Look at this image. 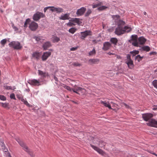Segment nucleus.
<instances>
[{"label": "nucleus", "mask_w": 157, "mask_h": 157, "mask_svg": "<svg viewBox=\"0 0 157 157\" xmlns=\"http://www.w3.org/2000/svg\"><path fill=\"white\" fill-rule=\"evenodd\" d=\"M63 87L67 90L71 91L72 90L74 92L78 94H80L79 92H80L82 94H86V90L78 86L77 85H75L73 88H71L70 87L65 85H63Z\"/></svg>", "instance_id": "obj_1"}, {"label": "nucleus", "mask_w": 157, "mask_h": 157, "mask_svg": "<svg viewBox=\"0 0 157 157\" xmlns=\"http://www.w3.org/2000/svg\"><path fill=\"white\" fill-rule=\"evenodd\" d=\"M10 47H12L15 49L20 50L22 48V46L20 43L18 41H13L9 44Z\"/></svg>", "instance_id": "obj_2"}, {"label": "nucleus", "mask_w": 157, "mask_h": 157, "mask_svg": "<svg viewBox=\"0 0 157 157\" xmlns=\"http://www.w3.org/2000/svg\"><path fill=\"white\" fill-rule=\"evenodd\" d=\"M45 17V16L44 14L38 11L33 15V18L34 21H37L41 18H44Z\"/></svg>", "instance_id": "obj_3"}, {"label": "nucleus", "mask_w": 157, "mask_h": 157, "mask_svg": "<svg viewBox=\"0 0 157 157\" xmlns=\"http://www.w3.org/2000/svg\"><path fill=\"white\" fill-rule=\"evenodd\" d=\"M74 23L77 24L78 25H80L82 23V22L80 21L79 18H72L69 20V22L67 24V25L69 26H74L75 25Z\"/></svg>", "instance_id": "obj_4"}, {"label": "nucleus", "mask_w": 157, "mask_h": 157, "mask_svg": "<svg viewBox=\"0 0 157 157\" xmlns=\"http://www.w3.org/2000/svg\"><path fill=\"white\" fill-rule=\"evenodd\" d=\"M16 140L18 142L20 145L23 148V149L28 153L30 152V150L28 147L25 145V144L22 141H21L19 138H17Z\"/></svg>", "instance_id": "obj_5"}, {"label": "nucleus", "mask_w": 157, "mask_h": 157, "mask_svg": "<svg viewBox=\"0 0 157 157\" xmlns=\"http://www.w3.org/2000/svg\"><path fill=\"white\" fill-rule=\"evenodd\" d=\"M115 33L118 35H121L124 33V28L122 26H117L115 29L114 32Z\"/></svg>", "instance_id": "obj_6"}, {"label": "nucleus", "mask_w": 157, "mask_h": 157, "mask_svg": "<svg viewBox=\"0 0 157 157\" xmlns=\"http://www.w3.org/2000/svg\"><path fill=\"white\" fill-rule=\"evenodd\" d=\"M153 117V115L151 113H148L142 114V117L144 120L145 121H148Z\"/></svg>", "instance_id": "obj_7"}, {"label": "nucleus", "mask_w": 157, "mask_h": 157, "mask_svg": "<svg viewBox=\"0 0 157 157\" xmlns=\"http://www.w3.org/2000/svg\"><path fill=\"white\" fill-rule=\"evenodd\" d=\"M81 38L84 40L87 36L92 35V32L90 30H86L84 32H81Z\"/></svg>", "instance_id": "obj_8"}, {"label": "nucleus", "mask_w": 157, "mask_h": 157, "mask_svg": "<svg viewBox=\"0 0 157 157\" xmlns=\"http://www.w3.org/2000/svg\"><path fill=\"white\" fill-rule=\"evenodd\" d=\"M90 146L94 150L97 151L99 154L102 155H103L105 154V152L98 147L92 144H90Z\"/></svg>", "instance_id": "obj_9"}, {"label": "nucleus", "mask_w": 157, "mask_h": 157, "mask_svg": "<svg viewBox=\"0 0 157 157\" xmlns=\"http://www.w3.org/2000/svg\"><path fill=\"white\" fill-rule=\"evenodd\" d=\"M147 124L149 126L157 128V121L154 119H151L147 123Z\"/></svg>", "instance_id": "obj_10"}, {"label": "nucleus", "mask_w": 157, "mask_h": 157, "mask_svg": "<svg viewBox=\"0 0 157 157\" xmlns=\"http://www.w3.org/2000/svg\"><path fill=\"white\" fill-rule=\"evenodd\" d=\"M38 25L37 23L34 22H32L29 24V27L32 31H35L38 28Z\"/></svg>", "instance_id": "obj_11"}, {"label": "nucleus", "mask_w": 157, "mask_h": 157, "mask_svg": "<svg viewBox=\"0 0 157 157\" xmlns=\"http://www.w3.org/2000/svg\"><path fill=\"white\" fill-rule=\"evenodd\" d=\"M51 54V52H44L42 56V60L43 61L46 60Z\"/></svg>", "instance_id": "obj_12"}, {"label": "nucleus", "mask_w": 157, "mask_h": 157, "mask_svg": "<svg viewBox=\"0 0 157 157\" xmlns=\"http://www.w3.org/2000/svg\"><path fill=\"white\" fill-rule=\"evenodd\" d=\"M50 10L52 12H56L57 13H60L63 11V10L61 8L55 7L54 6H52V8L50 9Z\"/></svg>", "instance_id": "obj_13"}, {"label": "nucleus", "mask_w": 157, "mask_h": 157, "mask_svg": "<svg viewBox=\"0 0 157 157\" xmlns=\"http://www.w3.org/2000/svg\"><path fill=\"white\" fill-rule=\"evenodd\" d=\"M29 83L30 85L35 86H39L40 85L39 81L35 79L29 80Z\"/></svg>", "instance_id": "obj_14"}, {"label": "nucleus", "mask_w": 157, "mask_h": 157, "mask_svg": "<svg viewBox=\"0 0 157 157\" xmlns=\"http://www.w3.org/2000/svg\"><path fill=\"white\" fill-rule=\"evenodd\" d=\"M125 63L128 65V67L130 69H132L134 67L133 61L132 60H126Z\"/></svg>", "instance_id": "obj_15"}, {"label": "nucleus", "mask_w": 157, "mask_h": 157, "mask_svg": "<svg viewBox=\"0 0 157 157\" xmlns=\"http://www.w3.org/2000/svg\"><path fill=\"white\" fill-rule=\"evenodd\" d=\"M86 9L84 7H82L78 10L76 14L78 16H81L86 11Z\"/></svg>", "instance_id": "obj_16"}, {"label": "nucleus", "mask_w": 157, "mask_h": 157, "mask_svg": "<svg viewBox=\"0 0 157 157\" xmlns=\"http://www.w3.org/2000/svg\"><path fill=\"white\" fill-rule=\"evenodd\" d=\"M111 46V44L109 42H105L103 44V47L102 48V49L106 51L108 50Z\"/></svg>", "instance_id": "obj_17"}, {"label": "nucleus", "mask_w": 157, "mask_h": 157, "mask_svg": "<svg viewBox=\"0 0 157 157\" xmlns=\"http://www.w3.org/2000/svg\"><path fill=\"white\" fill-rule=\"evenodd\" d=\"M88 62L90 64H97L99 62V59H90L89 60Z\"/></svg>", "instance_id": "obj_18"}, {"label": "nucleus", "mask_w": 157, "mask_h": 157, "mask_svg": "<svg viewBox=\"0 0 157 157\" xmlns=\"http://www.w3.org/2000/svg\"><path fill=\"white\" fill-rule=\"evenodd\" d=\"M38 73L39 75L41 76L43 78H45L48 76V74L47 72H44L40 70H38Z\"/></svg>", "instance_id": "obj_19"}, {"label": "nucleus", "mask_w": 157, "mask_h": 157, "mask_svg": "<svg viewBox=\"0 0 157 157\" xmlns=\"http://www.w3.org/2000/svg\"><path fill=\"white\" fill-rule=\"evenodd\" d=\"M101 103L103 105L105 106L108 107L109 109H112L110 103L108 101H101Z\"/></svg>", "instance_id": "obj_20"}, {"label": "nucleus", "mask_w": 157, "mask_h": 157, "mask_svg": "<svg viewBox=\"0 0 157 157\" xmlns=\"http://www.w3.org/2000/svg\"><path fill=\"white\" fill-rule=\"evenodd\" d=\"M50 42L48 41L45 43L43 45V48L44 50H46L47 48L51 46Z\"/></svg>", "instance_id": "obj_21"}, {"label": "nucleus", "mask_w": 157, "mask_h": 157, "mask_svg": "<svg viewBox=\"0 0 157 157\" xmlns=\"http://www.w3.org/2000/svg\"><path fill=\"white\" fill-rule=\"evenodd\" d=\"M139 44L142 45L144 44L146 41V39L143 37L141 36L138 39Z\"/></svg>", "instance_id": "obj_22"}, {"label": "nucleus", "mask_w": 157, "mask_h": 157, "mask_svg": "<svg viewBox=\"0 0 157 157\" xmlns=\"http://www.w3.org/2000/svg\"><path fill=\"white\" fill-rule=\"evenodd\" d=\"M69 13H66L64 14L63 15H61V16L59 17V19L60 20H68L70 18V17H69Z\"/></svg>", "instance_id": "obj_23"}, {"label": "nucleus", "mask_w": 157, "mask_h": 157, "mask_svg": "<svg viewBox=\"0 0 157 157\" xmlns=\"http://www.w3.org/2000/svg\"><path fill=\"white\" fill-rule=\"evenodd\" d=\"M0 144L2 147V149L3 151L5 152H7L8 151V150L6 148L4 142L2 140H0Z\"/></svg>", "instance_id": "obj_24"}, {"label": "nucleus", "mask_w": 157, "mask_h": 157, "mask_svg": "<svg viewBox=\"0 0 157 157\" xmlns=\"http://www.w3.org/2000/svg\"><path fill=\"white\" fill-rule=\"evenodd\" d=\"M40 56V54L39 52H35L32 54V56L34 58L38 59Z\"/></svg>", "instance_id": "obj_25"}, {"label": "nucleus", "mask_w": 157, "mask_h": 157, "mask_svg": "<svg viewBox=\"0 0 157 157\" xmlns=\"http://www.w3.org/2000/svg\"><path fill=\"white\" fill-rule=\"evenodd\" d=\"M33 38L37 42L42 43L44 41V39L42 38V37L38 36H35L33 37Z\"/></svg>", "instance_id": "obj_26"}, {"label": "nucleus", "mask_w": 157, "mask_h": 157, "mask_svg": "<svg viewBox=\"0 0 157 157\" xmlns=\"http://www.w3.org/2000/svg\"><path fill=\"white\" fill-rule=\"evenodd\" d=\"M110 41L115 45H116L118 42V40L116 38H112L110 39Z\"/></svg>", "instance_id": "obj_27"}, {"label": "nucleus", "mask_w": 157, "mask_h": 157, "mask_svg": "<svg viewBox=\"0 0 157 157\" xmlns=\"http://www.w3.org/2000/svg\"><path fill=\"white\" fill-rule=\"evenodd\" d=\"M124 28V33H129L131 31L132 29L130 27L128 26H125Z\"/></svg>", "instance_id": "obj_28"}, {"label": "nucleus", "mask_w": 157, "mask_h": 157, "mask_svg": "<svg viewBox=\"0 0 157 157\" xmlns=\"http://www.w3.org/2000/svg\"><path fill=\"white\" fill-rule=\"evenodd\" d=\"M20 100L21 101L23 102L24 104L27 106L29 107L30 106L29 104L28 103L26 99H24L23 98H20Z\"/></svg>", "instance_id": "obj_29"}, {"label": "nucleus", "mask_w": 157, "mask_h": 157, "mask_svg": "<svg viewBox=\"0 0 157 157\" xmlns=\"http://www.w3.org/2000/svg\"><path fill=\"white\" fill-rule=\"evenodd\" d=\"M60 40V38L56 36H54L52 38V42L54 43L58 42Z\"/></svg>", "instance_id": "obj_30"}, {"label": "nucleus", "mask_w": 157, "mask_h": 157, "mask_svg": "<svg viewBox=\"0 0 157 157\" xmlns=\"http://www.w3.org/2000/svg\"><path fill=\"white\" fill-rule=\"evenodd\" d=\"M106 143L105 142L103 141H101L99 142L98 144L99 146L101 147H103L106 145Z\"/></svg>", "instance_id": "obj_31"}, {"label": "nucleus", "mask_w": 157, "mask_h": 157, "mask_svg": "<svg viewBox=\"0 0 157 157\" xmlns=\"http://www.w3.org/2000/svg\"><path fill=\"white\" fill-rule=\"evenodd\" d=\"M30 21V20L29 18L27 19L25 22L24 25V27L26 28L27 27V25L29 23Z\"/></svg>", "instance_id": "obj_32"}, {"label": "nucleus", "mask_w": 157, "mask_h": 157, "mask_svg": "<svg viewBox=\"0 0 157 157\" xmlns=\"http://www.w3.org/2000/svg\"><path fill=\"white\" fill-rule=\"evenodd\" d=\"M102 2H99L98 3L95 4H93L92 5V7L93 8H95L98 7L99 6H101L102 4Z\"/></svg>", "instance_id": "obj_33"}, {"label": "nucleus", "mask_w": 157, "mask_h": 157, "mask_svg": "<svg viewBox=\"0 0 157 157\" xmlns=\"http://www.w3.org/2000/svg\"><path fill=\"white\" fill-rule=\"evenodd\" d=\"M9 105V103H3L2 102H0V105L2 107L6 108Z\"/></svg>", "instance_id": "obj_34"}, {"label": "nucleus", "mask_w": 157, "mask_h": 157, "mask_svg": "<svg viewBox=\"0 0 157 157\" xmlns=\"http://www.w3.org/2000/svg\"><path fill=\"white\" fill-rule=\"evenodd\" d=\"M143 57H141L140 55H138L136 56L135 59L136 60H137L139 62L142 60Z\"/></svg>", "instance_id": "obj_35"}, {"label": "nucleus", "mask_w": 157, "mask_h": 157, "mask_svg": "<svg viewBox=\"0 0 157 157\" xmlns=\"http://www.w3.org/2000/svg\"><path fill=\"white\" fill-rule=\"evenodd\" d=\"M125 24V23L124 21L121 20H119L118 23V26H122Z\"/></svg>", "instance_id": "obj_36"}, {"label": "nucleus", "mask_w": 157, "mask_h": 157, "mask_svg": "<svg viewBox=\"0 0 157 157\" xmlns=\"http://www.w3.org/2000/svg\"><path fill=\"white\" fill-rule=\"evenodd\" d=\"M130 53L132 54L133 56H134L139 53V51L138 50H134L130 52Z\"/></svg>", "instance_id": "obj_37"}, {"label": "nucleus", "mask_w": 157, "mask_h": 157, "mask_svg": "<svg viewBox=\"0 0 157 157\" xmlns=\"http://www.w3.org/2000/svg\"><path fill=\"white\" fill-rule=\"evenodd\" d=\"M108 8V7L105 6H102L98 7V9L99 10H103Z\"/></svg>", "instance_id": "obj_38"}, {"label": "nucleus", "mask_w": 157, "mask_h": 157, "mask_svg": "<svg viewBox=\"0 0 157 157\" xmlns=\"http://www.w3.org/2000/svg\"><path fill=\"white\" fill-rule=\"evenodd\" d=\"M76 30L77 29H76L74 28H72L69 29V32L72 34H73L75 32Z\"/></svg>", "instance_id": "obj_39"}, {"label": "nucleus", "mask_w": 157, "mask_h": 157, "mask_svg": "<svg viewBox=\"0 0 157 157\" xmlns=\"http://www.w3.org/2000/svg\"><path fill=\"white\" fill-rule=\"evenodd\" d=\"M4 87L5 89L7 90H14L15 89V86H13V87L10 86H4Z\"/></svg>", "instance_id": "obj_40"}, {"label": "nucleus", "mask_w": 157, "mask_h": 157, "mask_svg": "<svg viewBox=\"0 0 157 157\" xmlns=\"http://www.w3.org/2000/svg\"><path fill=\"white\" fill-rule=\"evenodd\" d=\"M112 18L116 21L117 20H118L120 19V16L118 15H113L112 16Z\"/></svg>", "instance_id": "obj_41"}, {"label": "nucleus", "mask_w": 157, "mask_h": 157, "mask_svg": "<svg viewBox=\"0 0 157 157\" xmlns=\"http://www.w3.org/2000/svg\"><path fill=\"white\" fill-rule=\"evenodd\" d=\"M142 48L143 50L146 51L147 52H148L150 50V48L148 46H144L142 47Z\"/></svg>", "instance_id": "obj_42"}, {"label": "nucleus", "mask_w": 157, "mask_h": 157, "mask_svg": "<svg viewBox=\"0 0 157 157\" xmlns=\"http://www.w3.org/2000/svg\"><path fill=\"white\" fill-rule=\"evenodd\" d=\"M96 53V52L94 48L92 51L90 52H89V56H92L95 55Z\"/></svg>", "instance_id": "obj_43"}, {"label": "nucleus", "mask_w": 157, "mask_h": 157, "mask_svg": "<svg viewBox=\"0 0 157 157\" xmlns=\"http://www.w3.org/2000/svg\"><path fill=\"white\" fill-rule=\"evenodd\" d=\"M139 43L138 40L135 41L132 43V44L135 46L138 47Z\"/></svg>", "instance_id": "obj_44"}, {"label": "nucleus", "mask_w": 157, "mask_h": 157, "mask_svg": "<svg viewBox=\"0 0 157 157\" xmlns=\"http://www.w3.org/2000/svg\"><path fill=\"white\" fill-rule=\"evenodd\" d=\"M152 84L154 87L157 89V80H154L152 82Z\"/></svg>", "instance_id": "obj_45"}, {"label": "nucleus", "mask_w": 157, "mask_h": 157, "mask_svg": "<svg viewBox=\"0 0 157 157\" xmlns=\"http://www.w3.org/2000/svg\"><path fill=\"white\" fill-rule=\"evenodd\" d=\"M7 40L6 39H3L1 41V44L4 46V45L6 44Z\"/></svg>", "instance_id": "obj_46"}, {"label": "nucleus", "mask_w": 157, "mask_h": 157, "mask_svg": "<svg viewBox=\"0 0 157 157\" xmlns=\"http://www.w3.org/2000/svg\"><path fill=\"white\" fill-rule=\"evenodd\" d=\"M0 99L2 101H6V98L4 96L0 95Z\"/></svg>", "instance_id": "obj_47"}, {"label": "nucleus", "mask_w": 157, "mask_h": 157, "mask_svg": "<svg viewBox=\"0 0 157 157\" xmlns=\"http://www.w3.org/2000/svg\"><path fill=\"white\" fill-rule=\"evenodd\" d=\"M137 35H133L132 36V40L135 41H136L137 40Z\"/></svg>", "instance_id": "obj_48"}, {"label": "nucleus", "mask_w": 157, "mask_h": 157, "mask_svg": "<svg viewBox=\"0 0 157 157\" xmlns=\"http://www.w3.org/2000/svg\"><path fill=\"white\" fill-rule=\"evenodd\" d=\"M91 10L90 9L88 10L85 14V15L86 16H89L91 13Z\"/></svg>", "instance_id": "obj_49"}, {"label": "nucleus", "mask_w": 157, "mask_h": 157, "mask_svg": "<svg viewBox=\"0 0 157 157\" xmlns=\"http://www.w3.org/2000/svg\"><path fill=\"white\" fill-rule=\"evenodd\" d=\"M10 97L11 99H13L14 100L16 99L15 94L13 93L11 94L10 95Z\"/></svg>", "instance_id": "obj_50"}, {"label": "nucleus", "mask_w": 157, "mask_h": 157, "mask_svg": "<svg viewBox=\"0 0 157 157\" xmlns=\"http://www.w3.org/2000/svg\"><path fill=\"white\" fill-rule=\"evenodd\" d=\"M73 65L74 66H81V64L77 62H75L73 63Z\"/></svg>", "instance_id": "obj_51"}, {"label": "nucleus", "mask_w": 157, "mask_h": 157, "mask_svg": "<svg viewBox=\"0 0 157 157\" xmlns=\"http://www.w3.org/2000/svg\"><path fill=\"white\" fill-rule=\"evenodd\" d=\"M127 59H126V60H130L132 59L131 58V56L129 54H128L126 56Z\"/></svg>", "instance_id": "obj_52"}, {"label": "nucleus", "mask_w": 157, "mask_h": 157, "mask_svg": "<svg viewBox=\"0 0 157 157\" xmlns=\"http://www.w3.org/2000/svg\"><path fill=\"white\" fill-rule=\"evenodd\" d=\"M122 105H123L126 108H127V109H130V107L129 106L127 105L126 104H125L124 103H122Z\"/></svg>", "instance_id": "obj_53"}, {"label": "nucleus", "mask_w": 157, "mask_h": 157, "mask_svg": "<svg viewBox=\"0 0 157 157\" xmlns=\"http://www.w3.org/2000/svg\"><path fill=\"white\" fill-rule=\"evenodd\" d=\"M49 8H50V9L52 8V6H48V7H47L45 8H44V13L46 12L47 10Z\"/></svg>", "instance_id": "obj_54"}, {"label": "nucleus", "mask_w": 157, "mask_h": 157, "mask_svg": "<svg viewBox=\"0 0 157 157\" xmlns=\"http://www.w3.org/2000/svg\"><path fill=\"white\" fill-rule=\"evenodd\" d=\"M12 27L13 29L15 31H17L18 30V28L16 26H14L13 24V25Z\"/></svg>", "instance_id": "obj_55"}, {"label": "nucleus", "mask_w": 157, "mask_h": 157, "mask_svg": "<svg viewBox=\"0 0 157 157\" xmlns=\"http://www.w3.org/2000/svg\"><path fill=\"white\" fill-rule=\"evenodd\" d=\"M115 55L116 56L117 59H121L122 57L118 55H116V54H115Z\"/></svg>", "instance_id": "obj_56"}, {"label": "nucleus", "mask_w": 157, "mask_h": 157, "mask_svg": "<svg viewBox=\"0 0 157 157\" xmlns=\"http://www.w3.org/2000/svg\"><path fill=\"white\" fill-rule=\"evenodd\" d=\"M156 53L155 52H151L150 53V55H156Z\"/></svg>", "instance_id": "obj_57"}, {"label": "nucleus", "mask_w": 157, "mask_h": 157, "mask_svg": "<svg viewBox=\"0 0 157 157\" xmlns=\"http://www.w3.org/2000/svg\"><path fill=\"white\" fill-rule=\"evenodd\" d=\"M76 49H77V48H76L73 47V48H71L70 49V50L71 51H75V50H76Z\"/></svg>", "instance_id": "obj_58"}, {"label": "nucleus", "mask_w": 157, "mask_h": 157, "mask_svg": "<svg viewBox=\"0 0 157 157\" xmlns=\"http://www.w3.org/2000/svg\"><path fill=\"white\" fill-rule=\"evenodd\" d=\"M108 54L109 55H115V54L114 53H113L110 52H108Z\"/></svg>", "instance_id": "obj_59"}, {"label": "nucleus", "mask_w": 157, "mask_h": 157, "mask_svg": "<svg viewBox=\"0 0 157 157\" xmlns=\"http://www.w3.org/2000/svg\"><path fill=\"white\" fill-rule=\"evenodd\" d=\"M93 42L95 44L97 42V41L96 40H94L93 41Z\"/></svg>", "instance_id": "obj_60"}, {"label": "nucleus", "mask_w": 157, "mask_h": 157, "mask_svg": "<svg viewBox=\"0 0 157 157\" xmlns=\"http://www.w3.org/2000/svg\"><path fill=\"white\" fill-rule=\"evenodd\" d=\"M152 154H153V155L156 156L157 157V154H155V153H152Z\"/></svg>", "instance_id": "obj_61"}, {"label": "nucleus", "mask_w": 157, "mask_h": 157, "mask_svg": "<svg viewBox=\"0 0 157 157\" xmlns=\"http://www.w3.org/2000/svg\"><path fill=\"white\" fill-rule=\"evenodd\" d=\"M72 101V102H73L74 103H75V104H77V103L75 101Z\"/></svg>", "instance_id": "obj_62"}, {"label": "nucleus", "mask_w": 157, "mask_h": 157, "mask_svg": "<svg viewBox=\"0 0 157 157\" xmlns=\"http://www.w3.org/2000/svg\"><path fill=\"white\" fill-rule=\"evenodd\" d=\"M54 79L56 81H57V78L56 77H54Z\"/></svg>", "instance_id": "obj_63"}, {"label": "nucleus", "mask_w": 157, "mask_h": 157, "mask_svg": "<svg viewBox=\"0 0 157 157\" xmlns=\"http://www.w3.org/2000/svg\"><path fill=\"white\" fill-rule=\"evenodd\" d=\"M144 15H146V14H147V13H146V12H144Z\"/></svg>", "instance_id": "obj_64"}]
</instances>
